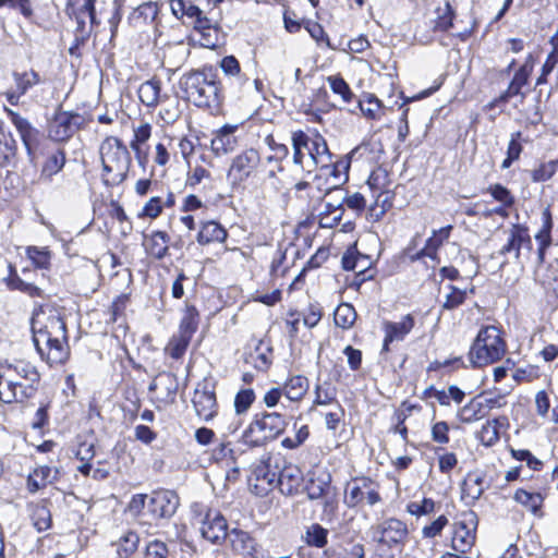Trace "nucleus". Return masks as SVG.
<instances>
[{
  "mask_svg": "<svg viewBox=\"0 0 558 558\" xmlns=\"http://www.w3.org/2000/svg\"><path fill=\"white\" fill-rule=\"evenodd\" d=\"M34 344L50 365L61 364L69 356L65 323L54 311L40 308L32 317Z\"/></svg>",
  "mask_w": 558,
  "mask_h": 558,
  "instance_id": "1",
  "label": "nucleus"
},
{
  "mask_svg": "<svg viewBox=\"0 0 558 558\" xmlns=\"http://www.w3.org/2000/svg\"><path fill=\"white\" fill-rule=\"evenodd\" d=\"M39 379L37 368L29 362L15 360L0 363V401H25L36 392Z\"/></svg>",
  "mask_w": 558,
  "mask_h": 558,
  "instance_id": "2",
  "label": "nucleus"
},
{
  "mask_svg": "<svg viewBox=\"0 0 558 558\" xmlns=\"http://www.w3.org/2000/svg\"><path fill=\"white\" fill-rule=\"evenodd\" d=\"M180 85L186 98L197 107L217 108L220 105L219 82L211 68L185 73Z\"/></svg>",
  "mask_w": 558,
  "mask_h": 558,
  "instance_id": "3",
  "label": "nucleus"
},
{
  "mask_svg": "<svg viewBox=\"0 0 558 558\" xmlns=\"http://www.w3.org/2000/svg\"><path fill=\"white\" fill-rule=\"evenodd\" d=\"M101 179L107 186H117L128 177L132 158L125 144L116 136H107L99 146Z\"/></svg>",
  "mask_w": 558,
  "mask_h": 558,
  "instance_id": "4",
  "label": "nucleus"
},
{
  "mask_svg": "<svg viewBox=\"0 0 558 558\" xmlns=\"http://www.w3.org/2000/svg\"><path fill=\"white\" fill-rule=\"evenodd\" d=\"M287 417L278 412L256 413L240 436L247 448H260L276 440L287 428Z\"/></svg>",
  "mask_w": 558,
  "mask_h": 558,
  "instance_id": "5",
  "label": "nucleus"
},
{
  "mask_svg": "<svg viewBox=\"0 0 558 558\" xmlns=\"http://www.w3.org/2000/svg\"><path fill=\"white\" fill-rule=\"evenodd\" d=\"M506 352V343L500 330L495 326L482 328L474 340L469 359L473 366H484L500 360Z\"/></svg>",
  "mask_w": 558,
  "mask_h": 558,
  "instance_id": "6",
  "label": "nucleus"
},
{
  "mask_svg": "<svg viewBox=\"0 0 558 558\" xmlns=\"http://www.w3.org/2000/svg\"><path fill=\"white\" fill-rule=\"evenodd\" d=\"M292 147L293 162H301V149L306 148L307 166H312V169L317 167L341 166L340 163H333L331 161V153L329 151L325 138L319 134L310 136L303 131L293 132Z\"/></svg>",
  "mask_w": 558,
  "mask_h": 558,
  "instance_id": "7",
  "label": "nucleus"
},
{
  "mask_svg": "<svg viewBox=\"0 0 558 558\" xmlns=\"http://www.w3.org/2000/svg\"><path fill=\"white\" fill-rule=\"evenodd\" d=\"M265 161L255 148H247L236 156L230 162L227 171V180L232 187L241 186L248 180H255L264 171Z\"/></svg>",
  "mask_w": 558,
  "mask_h": 558,
  "instance_id": "8",
  "label": "nucleus"
},
{
  "mask_svg": "<svg viewBox=\"0 0 558 558\" xmlns=\"http://www.w3.org/2000/svg\"><path fill=\"white\" fill-rule=\"evenodd\" d=\"M372 539L384 547L393 548L405 543L409 536L407 524L396 518L386 519L369 529Z\"/></svg>",
  "mask_w": 558,
  "mask_h": 558,
  "instance_id": "9",
  "label": "nucleus"
},
{
  "mask_svg": "<svg viewBox=\"0 0 558 558\" xmlns=\"http://www.w3.org/2000/svg\"><path fill=\"white\" fill-rule=\"evenodd\" d=\"M452 230V226L448 225L438 230H433L432 235L426 240L423 248L413 252L415 246L416 238H414L411 244L404 250L403 254L410 262H416L424 257L430 258L433 262L439 264L438 250L449 239Z\"/></svg>",
  "mask_w": 558,
  "mask_h": 558,
  "instance_id": "10",
  "label": "nucleus"
},
{
  "mask_svg": "<svg viewBox=\"0 0 558 558\" xmlns=\"http://www.w3.org/2000/svg\"><path fill=\"white\" fill-rule=\"evenodd\" d=\"M477 515L473 511L463 512L453 524L452 548L462 554L466 553L475 543Z\"/></svg>",
  "mask_w": 558,
  "mask_h": 558,
  "instance_id": "11",
  "label": "nucleus"
},
{
  "mask_svg": "<svg viewBox=\"0 0 558 558\" xmlns=\"http://www.w3.org/2000/svg\"><path fill=\"white\" fill-rule=\"evenodd\" d=\"M341 166L320 167L318 173L311 182L312 198L323 199L325 195L336 187L341 186L348 179L347 173L342 172Z\"/></svg>",
  "mask_w": 558,
  "mask_h": 558,
  "instance_id": "12",
  "label": "nucleus"
},
{
  "mask_svg": "<svg viewBox=\"0 0 558 558\" xmlns=\"http://www.w3.org/2000/svg\"><path fill=\"white\" fill-rule=\"evenodd\" d=\"M82 121L77 113L57 112L48 125L49 137L57 142L66 141L80 129Z\"/></svg>",
  "mask_w": 558,
  "mask_h": 558,
  "instance_id": "13",
  "label": "nucleus"
},
{
  "mask_svg": "<svg viewBox=\"0 0 558 558\" xmlns=\"http://www.w3.org/2000/svg\"><path fill=\"white\" fill-rule=\"evenodd\" d=\"M179 506V497L173 490L154 492L147 502V513L155 520L171 518Z\"/></svg>",
  "mask_w": 558,
  "mask_h": 558,
  "instance_id": "14",
  "label": "nucleus"
},
{
  "mask_svg": "<svg viewBox=\"0 0 558 558\" xmlns=\"http://www.w3.org/2000/svg\"><path fill=\"white\" fill-rule=\"evenodd\" d=\"M415 326V318L412 314L404 315L400 322L385 320L383 330L385 332L381 352L390 351V343L402 341Z\"/></svg>",
  "mask_w": 558,
  "mask_h": 558,
  "instance_id": "15",
  "label": "nucleus"
},
{
  "mask_svg": "<svg viewBox=\"0 0 558 558\" xmlns=\"http://www.w3.org/2000/svg\"><path fill=\"white\" fill-rule=\"evenodd\" d=\"M507 242L498 251V255L506 256L509 253H513L514 257L519 259L521 247H527L531 250L532 241L529 234L527 228L521 225H512L506 231Z\"/></svg>",
  "mask_w": 558,
  "mask_h": 558,
  "instance_id": "16",
  "label": "nucleus"
},
{
  "mask_svg": "<svg viewBox=\"0 0 558 558\" xmlns=\"http://www.w3.org/2000/svg\"><path fill=\"white\" fill-rule=\"evenodd\" d=\"M279 457H268L262 461L254 470V476L257 481L255 487H260L262 492H267L277 484L279 472L282 468Z\"/></svg>",
  "mask_w": 558,
  "mask_h": 558,
  "instance_id": "17",
  "label": "nucleus"
},
{
  "mask_svg": "<svg viewBox=\"0 0 558 558\" xmlns=\"http://www.w3.org/2000/svg\"><path fill=\"white\" fill-rule=\"evenodd\" d=\"M227 529L226 519L217 511H208L202 520L201 533L203 537L213 543L225 539L229 535Z\"/></svg>",
  "mask_w": 558,
  "mask_h": 558,
  "instance_id": "18",
  "label": "nucleus"
},
{
  "mask_svg": "<svg viewBox=\"0 0 558 558\" xmlns=\"http://www.w3.org/2000/svg\"><path fill=\"white\" fill-rule=\"evenodd\" d=\"M192 401L196 414L204 421H209L217 414L216 395L205 385L195 389Z\"/></svg>",
  "mask_w": 558,
  "mask_h": 558,
  "instance_id": "19",
  "label": "nucleus"
},
{
  "mask_svg": "<svg viewBox=\"0 0 558 558\" xmlns=\"http://www.w3.org/2000/svg\"><path fill=\"white\" fill-rule=\"evenodd\" d=\"M302 482L303 474L301 469L294 464H286L283 462L276 484L280 492L287 496H292L300 490Z\"/></svg>",
  "mask_w": 558,
  "mask_h": 558,
  "instance_id": "20",
  "label": "nucleus"
},
{
  "mask_svg": "<svg viewBox=\"0 0 558 558\" xmlns=\"http://www.w3.org/2000/svg\"><path fill=\"white\" fill-rule=\"evenodd\" d=\"M236 130V125L226 124L215 133L210 143L211 150L215 155H227L238 147L239 141L234 134Z\"/></svg>",
  "mask_w": 558,
  "mask_h": 558,
  "instance_id": "21",
  "label": "nucleus"
},
{
  "mask_svg": "<svg viewBox=\"0 0 558 558\" xmlns=\"http://www.w3.org/2000/svg\"><path fill=\"white\" fill-rule=\"evenodd\" d=\"M169 243V234L160 230L144 234L143 238V246L146 253L155 259H162L168 255Z\"/></svg>",
  "mask_w": 558,
  "mask_h": 558,
  "instance_id": "22",
  "label": "nucleus"
},
{
  "mask_svg": "<svg viewBox=\"0 0 558 558\" xmlns=\"http://www.w3.org/2000/svg\"><path fill=\"white\" fill-rule=\"evenodd\" d=\"M306 490L310 499H319L331 495V475L327 471L313 473Z\"/></svg>",
  "mask_w": 558,
  "mask_h": 558,
  "instance_id": "23",
  "label": "nucleus"
},
{
  "mask_svg": "<svg viewBox=\"0 0 558 558\" xmlns=\"http://www.w3.org/2000/svg\"><path fill=\"white\" fill-rule=\"evenodd\" d=\"M151 135V126L148 123H142L134 129V138L131 141L130 146L135 154L138 165L143 168L146 167L148 161V153L143 148Z\"/></svg>",
  "mask_w": 558,
  "mask_h": 558,
  "instance_id": "24",
  "label": "nucleus"
},
{
  "mask_svg": "<svg viewBox=\"0 0 558 558\" xmlns=\"http://www.w3.org/2000/svg\"><path fill=\"white\" fill-rule=\"evenodd\" d=\"M532 72V65H527V63L523 64L515 73L510 82L508 88L502 93L499 97L500 101L507 102L509 99L515 96H521L524 98V94L521 92L522 87L527 84L529 76Z\"/></svg>",
  "mask_w": 558,
  "mask_h": 558,
  "instance_id": "25",
  "label": "nucleus"
},
{
  "mask_svg": "<svg viewBox=\"0 0 558 558\" xmlns=\"http://www.w3.org/2000/svg\"><path fill=\"white\" fill-rule=\"evenodd\" d=\"M5 111L11 120V122L14 124L16 130L20 133V136L28 151V154H32L33 143L36 137V130L29 124V122L21 117L17 112L5 108Z\"/></svg>",
  "mask_w": 558,
  "mask_h": 558,
  "instance_id": "26",
  "label": "nucleus"
},
{
  "mask_svg": "<svg viewBox=\"0 0 558 558\" xmlns=\"http://www.w3.org/2000/svg\"><path fill=\"white\" fill-rule=\"evenodd\" d=\"M227 236V230L220 223L210 220L202 223L196 240L198 244L207 245L213 242H223Z\"/></svg>",
  "mask_w": 558,
  "mask_h": 558,
  "instance_id": "27",
  "label": "nucleus"
},
{
  "mask_svg": "<svg viewBox=\"0 0 558 558\" xmlns=\"http://www.w3.org/2000/svg\"><path fill=\"white\" fill-rule=\"evenodd\" d=\"M308 379L304 376L298 375L287 380L282 387L283 396L290 401H300L303 399L308 390Z\"/></svg>",
  "mask_w": 558,
  "mask_h": 558,
  "instance_id": "28",
  "label": "nucleus"
},
{
  "mask_svg": "<svg viewBox=\"0 0 558 558\" xmlns=\"http://www.w3.org/2000/svg\"><path fill=\"white\" fill-rule=\"evenodd\" d=\"M487 414L485 411L483 404L480 402V397H475L472 400H470L466 404H464L459 411H458V418L462 423H473L476 421H480L484 418Z\"/></svg>",
  "mask_w": 558,
  "mask_h": 558,
  "instance_id": "29",
  "label": "nucleus"
},
{
  "mask_svg": "<svg viewBox=\"0 0 558 558\" xmlns=\"http://www.w3.org/2000/svg\"><path fill=\"white\" fill-rule=\"evenodd\" d=\"M222 72L232 80V83L242 88L248 78L241 71L240 63L234 56H227L220 61Z\"/></svg>",
  "mask_w": 558,
  "mask_h": 558,
  "instance_id": "30",
  "label": "nucleus"
},
{
  "mask_svg": "<svg viewBox=\"0 0 558 558\" xmlns=\"http://www.w3.org/2000/svg\"><path fill=\"white\" fill-rule=\"evenodd\" d=\"M514 500L527 508L535 517H543L542 506L544 498L541 494L518 489L514 493Z\"/></svg>",
  "mask_w": 558,
  "mask_h": 558,
  "instance_id": "31",
  "label": "nucleus"
},
{
  "mask_svg": "<svg viewBox=\"0 0 558 558\" xmlns=\"http://www.w3.org/2000/svg\"><path fill=\"white\" fill-rule=\"evenodd\" d=\"M138 544L137 533L128 531L112 545L116 546L118 558H130L137 550Z\"/></svg>",
  "mask_w": 558,
  "mask_h": 558,
  "instance_id": "32",
  "label": "nucleus"
},
{
  "mask_svg": "<svg viewBox=\"0 0 558 558\" xmlns=\"http://www.w3.org/2000/svg\"><path fill=\"white\" fill-rule=\"evenodd\" d=\"M373 486V482L367 477L354 480L347 488V504L349 507H355L361 504L365 497V490Z\"/></svg>",
  "mask_w": 558,
  "mask_h": 558,
  "instance_id": "33",
  "label": "nucleus"
},
{
  "mask_svg": "<svg viewBox=\"0 0 558 558\" xmlns=\"http://www.w3.org/2000/svg\"><path fill=\"white\" fill-rule=\"evenodd\" d=\"M15 88L20 94H26L32 87L43 82L40 75L35 70L31 69L23 72H13L12 74Z\"/></svg>",
  "mask_w": 558,
  "mask_h": 558,
  "instance_id": "34",
  "label": "nucleus"
},
{
  "mask_svg": "<svg viewBox=\"0 0 558 558\" xmlns=\"http://www.w3.org/2000/svg\"><path fill=\"white\" fill-rule=\"evenodd\" d=\"M228 536L232 548L239 554H252L255 548V541L247 532L234 529Z\"/></svg>",
  "mask_w": 558,
  "mask_h": 558,
  "instance_id": "35",
  "label": "nucleus"
},
{
  "mask_svg": "<svg viewBox=\"0 0 558 558\" xmlns=\"http://www.w3.org/2000/svg\"><path fill=\"white\" fill-rule=\"evenodd\" d=\"M483 477L478 474H468L462 483V499L476 501L484 493Z\"/></svg>",
  "mask_w": 558,
  "mask_h": 558,
  "instance_id": "36",
  "label": "nucleus"
},
{
  "mask_svg": "<svg viewBox=\"0 0 558 558\" xmlns=\"http://www.w3.org/2000/svg\"><path fill=\"white\" fill-rule=\"evenodd\" d=\"M158 14V5L155 2H145L135 8L130 14V21L135 26L153 22Z\"/></svg>",
  "mask_w": 558,
  "mask_h": 558,
  "instance_id": "37",
  "label": "nucleus"
},
{
  "mask_svg": "<svg viewBox=\"0 0 558 558\" xmlns=\"http://www.w3.org/2000/svg\"><path fill=\"white\" fill-rule=\"evenodd\" d=\"M65 163V154L62 149H53L48 154V157L43 166L40 178L50 179L57 174Z\"/></svg>",
  "mask_w": 558,
  "mask_h": 558,
  "instance_id": "38",
  "label": "nucleus"
},
{
  "mask_svg": "<svg viewBox=\"0 0 558 558\" xmlns=\"http://www.w3.org/2000/svg\"><path fill=\"white\" fill-rule=\"evenodd\" d=\"M160 97V82L149 80L141 84L138 98L147 107L156 106Z\"/></svg>",
  "mask_w": 558,
  "mask_h": 558,
  "instance_id": "39",
  "label": "nucleus"
},
{
  "mask_svg": "<svg viewBox=\"0 0 558 558\" xmlns=\"http://www.w3.org/2000/svg\"><path fill=\"white\" fill-rule=\"evenodd\" d=\"M51 473L52 469L50 466L44 465L36 468L27 477L28 492L34 494L46 487L47 484L51 482Z\"/></svg>",
  "mask_w": 558,
  "mask_h": 558,
  "instance_id": "40",
  "label": "nucleus"
},
{
  "mask_svg": "<svg viewBox=\"0 0 558 558\" xmlns=\"http://www.w3.org/2000/svg\"><path fill=\"white\" fill-rule=\"evenodd\" d=\"M199 322L198 311L193 305H186L183 312L182 319L180 322L179 331L180 333L193 337L197 330Z\"/></svg>",
  "mask_w": 558,
  "mask_h": 558,
  "instance_id": "41",
  "label": "nucleus"
},
{
  "mask_svg": "<svg viewBox=\"0 0 558 558\" xmlns=\"http://www.w3.org/2000/svg\"><path fill=\"white\" fill-rule=\"evenodd\" d=\"M502 423L499 418L487 421L477 433L478 440L486 447L493 446L499 440V427Z\"/></svg>",
  "mask_w": 558,
  "mask_h": 558,
  "instance_id": "42",
  "label": "nucleus"
},
{
  "mask_svg": "<svg viewBox=\"0 0 558 558\" xmlns=\"http://www.w3.org/2000/svg\"><path fill=\"white\" fill-rule=\"evenodd\" d=\"M333 319L338 327L348 329L354 324L356 319V312L351 304L341 303L335 311Z\"/></svg>",
  "mask_w": 558,
  "mask_h": 558,
  "instance_id": "43",
  "label": "nucleus"
},
{
  "mask_svg": "<svg viewBox=\"0 0 558 558\" xmlns=\"http://www.w3.org/2000/svg\"><path fill=\"white\" fill-rule=\"evenodd\" d=\"M191 337L183 335V333H175L170 339L168 345L166 347V352L172 357V359H180L184 355L190 341Z\"/></svg>",
  "mask_w": 558,
  "mask_h": 558,
  "instance_id": "44",
  "label": "nucleus"
},
{
  "mask_svg": "<svg viewBox=\"0 0 558 558\" xmlns=\"http://www.w3.org/2000/svg\"><path fill=\"white\" fill-rule=\"evenodd\" d=\"M436 20L434 22V29L437 32H446L452 26L454 11L449 2H446L444 7H439L436 10Z\"/></svg>",
  "mask_w": 558,
  "mask_h": 558,
  "instance_id": "45",
  "label": "nucleus"
},
{
  "mask_svg": "<svg viewBox=\"0 0 558 558\" xmlns=\"http://www.w3.org/2000/svg\"><path fill=\"white\" fill-rule=\"evenodd\" d=\"M190 54V49L183 44L169 46L165 50V59L174 68H180Z\"/></svg>",
  "mask_w": 558,
  "mask_h": 558,
  "instance_id": "46",
  "label": "nucleus"
},
{
  "mask_svg": "<svg viewBox=\"0 0 558 558\" xmlns=\"http://www.w3.org/2000/svg\"><path fill=\"white\" fill-rule=\"evenodd\" d=\"M327 536L328 531L318 523H314L306 530L305 542L310 546L323 548L327 544Z\"/></svg>",
  "mask_w": 558,
  "mask_h": 558,
  "instance_id": "47",
  "label": "nucleus"
},
{
  "mask_svg": "<svg viewBox=\"0 0 558 558\" xmlns=\"http://www.w3.org/2000/svg\"><path fill=\"white\" fill-rule=\"evenodd\" d=\"M391 199L392 197L388 190L376 193L375 203L369 206L371 216L374 217L376 220H379L385 215V213L391 207Z\"/></svg>",
  "mask_w": 558,
  "mask_h": 558,
  "instance_id": "48",
  "label": "nucleus"
},
{
  "mask_svg": "<svg viewBox=\"0 0 558 558\" xmlns=\"http://www.w3.org/2000/svg\"><path fill=\"white\" fill-rule=\"evenodd\" d=\"M16 143L0 129V167L8 165L15 156Z\"/></svg>",
  "mask_w": 558,
  "mask_h": 558,
  "instance_id": "49",
  "label": "nucleus"
},
{
  "mask_svg": "<svg viewBox=\"0 0 558 558\" xmlns=\"http://www.w3.org/2000/svg\"><path fill=\"white\" fill-rule=\"evenodd\" d=\"M256 399L252 388H243L238 391L234 397V411L236 414H245Z\"/></svg>",
  "mask_w": 558,
  "mask_h": 558,
  "instance_id": "50",
  "label": "nucleus"
},
{
  "mask_svg": "<svg viewBox=\"0 0 558 558\" xmlns=\"http://www.w3.org/2000/svg\"><path fill=\"white\" fill-rule=\"evenodd\" d=\"M272 149L275 150V155L268 156L265 159L267 163L272 165L268 171L270 178L275 177L277 172L282 171L281 160L289 154L288 147L283 144H276Z\"/></svg>",
  "mask_w": 558,
  "mask_h": 558,
  "instance_id": "51",
  "label": "nucleus"
},
{
  "mask_svg": "<svg viewBox=\"0 0 558 558\" xmlns=\"http://www.w3.org/2000/svg\"><path fill=\"white\" fill-rule=\"evenodd\" d=\"M367 184L374 193L387 191L389 184L388 172L383 168L375 169L368 177Z\"/></svg>",
  "mask_w": 558,
  "mask_h": 558,
  "instance_id": "52",
  "label": "nucleus"
},
{
  "mask_svg": "<svg viewBox=\"0 0 558 558\" xmlns=\"http://www.w3.org/2000/svg\"><path fill=\"white\" fill-rule=\"evenodd\" d=\"M336 400V389L327 381L317 384L315 387L314 404L326 405Z\"/></svg>",
  "mask_w": 558,
  "mask_h": 558,
  "instance_id": "53",
  "label": "nucleus"
},
{
  "mask_svg": "<svg viewBox=\"0 0 558 558\" xmlns=\"http://www.w3.org/2000/svg\"><path fill=\"white\" fill-rule=\"evenodd\" d=\"M359 107L366 118L372 120L379 119L381 102L375 96L368 95L366 98L360 100Z\"/></svg>",
  "mask_w": 558,
  "mask_h": 558,
  "instance_id": "54",
  "label": "nucleus"
},
{
  "mask_svg": "<svg viewBox=\"0 0 558 558\" xmlns=\"http://www.w3.org/2000/svg\"><path fill=\"white\" fill-rule=\"evenodd\" d=\"M181 114L179 100L172 99L161 105L159 117L167 124L174 123Z\"/></svg>",
  "mask_w": 558,
  "mask_h": 558,
  "instance_id": "55",
  "label": "nucleus"
},
{
  "mask_svg": "<svg viewBox=\"0 0 558 558\" xmlns=\"http://www.w3.org/2000/svg\"><path fill=\"white\" fill-rule=\"evenodd\" d=\"M331 90L335 94L341 96L344 102H350L353 99V93L351 92L348 83L340 76L332 75L327 78Z\"/></svg>",
  "mask_w": 558,
  "mask_h": 558,
  "instance_id": "56",
  "label": "nucleus"
},
{
  "mask_svg": "<svg viewBox=\"0 0 558 558\" xmlns=\"http://www.w3.org/2000/svg\"><path fill=\"white\" fill-rule=\"evenodd\" d=\"M34 526L39 531H46L50 527L51 524V513L50 510L44 506L39 505L33 511L32 514Z\"/></svg>",
  "mask_w": 558,
  "mask_h": 558,
  "instance_id": "57",
  "label": "nucleus"
},
{
  "mask_svg": "<svg viewBox=\"0 0 558 558\" xmlns=\"http://www.w3.org/2000/svg\"><path fill=\"white\" fill-rule=\"evenodd\" d=\"M558 170V159L542 163L532 171L534 182H544L549 180Z\"/></svg>",
  "mask_w": 558,
  "mask_h": 558,
  "instance_id": "58",
  "label": "nucleus"
},
{
  "mask_svg": "<svg viewBox=\"0 0 558 558\" xmlns=\"http://www.w3.org/2000/svg\"><path fill=\"white\" fill-rule=\"evenodd\" d=\"M202 47L214 49L220 45V34L217 24L197 34Z\"/></svg>",
  "mask_w": 558,
  "mask_h": 558,
  "instance_id": "59",
  "label": "nucleus"
},
{
  "mask_svg": "<svg viewBox=\"0 0 558 558\" xmlns=\"http://www.w3.org/2000/svg\"><path fill=\"white\" fill-rule=\"evenodd\" d=\"M27 256L33 264L38 268L47 269L50 265V252L46 248H38L29 246L27 248Z\"/></svg>",
  "mask_w": 558,
  "mask_h": 558,
  "instance_id": "60",
  "label": "nucleus"
},
{
  "mask_svg": "<svg viewBox=\"0 0 558 558\" xmlns=\"http://www.w3.org/2000/svg\"><path fill=\"white\" fill-rule=\"evenodd\" d=\"M243 414H234L225 417L220 423V428L222 430V437L228 438L231 435H234L243 425Z\"/></svg>",
  "mask_w": 558,
  "mask_h": 558,
  "instance_id": "61",
  "label": "nucleus"
},
{
  "mask_svg": "<svg viewBox=\"0 0 558 558\" xmlns=\"http://www.w3.org/2000/svg\"><path fill=\"white\" fill-rule=\"evenodd\" d=\"M363 263H369L368 258L366 256L355 254L353 252H348L342 257V266L345 270H352L356 274V277H361V275L364 274V269H357L359 264Z\"/></svg>",
  "mask_w": 558,
  "mask_h": 558,
  "instance_id": "62",
  "label": "nucleus"
},
{
  "mask_svg": "<svg viewBox=\"0 0 558 558\" xmlns=\"http://www.w3.org/2000/svg\"><path fill=\"white\" fill-rule=\"evenodd\" d=\"M310 436V429L307 425L300 426L293 437H286L281 440V446L286 449L299 448Z\"/></svg>",
  "mask_w": 558,
  "mask_h": 558,
  "instance_id": "63",
  "label": "nucleus"
},
{
  "mask_svg": "<svg viewBox=\"0 0 558 558\" xmlns=\"http://www.w3.org/2000/svg\"><path fill=\"white\" fill-rule=\"evenodd\" d=\"M169 550L165 543L160 541H153L147 544L145 550V558H168Z\"/></svg>",
  "mask_w": 558,
  "mask_h": 558,
  "instance_id": "64",
  "label": "nucleus"
}]
</instances>
